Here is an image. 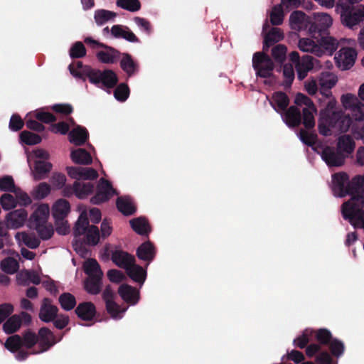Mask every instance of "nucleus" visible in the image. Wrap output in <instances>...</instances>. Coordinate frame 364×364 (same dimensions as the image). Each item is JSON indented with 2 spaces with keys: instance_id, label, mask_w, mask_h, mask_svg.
<instances>
[{
  "instance_id": "nucleus-55",
  "label": "nucleus",
  "mask_w": 364,
  "mask_h": 364,
  "mask_svg": "<svg viewBox=\"0 0 364 364\" xmlns=\"http://www.w3.org/2000/svg\"><path fill=\"white\" fill-rule=\"evenodd\" d=\"M284 21V12L282 5H276L270 13V21L273 25H280Z\"/></svg>"
},
{
  "instance_id": "nucleus-35",
  "label": "nucleus",
  "mask_w": 364,
  "mask_h": 364,
  "mask_svg": "<svg viewBox=\"0 0 364 364\" xmlns=\"http://www.w3.org/2000/svg\"><path fill=\"white\" fill-rule=\"evenodd\" d=\"M77 315L82 320H91L95 314V307L91 302H84L75 309Z\"/></svg>"
},
{
  "instance_id": "nucleus-18",
  "label": "nucleus",
  "mask_w": 364,
  "mask_h": 364,
  "mask_svg": "<svg viewBox=\"0 0 364 364\" xmlns=\"http://www.w3.org/2000/svg\"><path fill=\"white\" fill-rule=\"evenodd\" d=\"M318 82L321 93L328 96L327 92L336 85L338 77L332 72L323 71L318 76Z\"/></svg>"
},
{
  "instance_id": "nucleus-40",
  "label": "nucleus",
  "mask_w": 364,
  "mask_h": 364,
  "mask_svg": "<svg viewBox=\"0 0 364 364\" xmlns=\"http://www.w3.org/2000/svg\"><path fill=\"white\" fill-rule=\"evenodd\" d=\"M85 272L89 277L102 278L103 273L100 269V264L95 259H87L83 264Z\"/></svg>"
},
{
  "instance_id": "nucleus-64",
  "label": "nucleus",
  "mask_w": 364,
  "mask_h": 364,
  "mask_svg": "<svg viewBox=\"0 0 364 364\" xmlns=\"http://www.w3.org/2000/svg\"><path fill=\"white\" fill-rule=\"evenodd\" d=\"M352 114V117L356 121H363L364 120V104L359 102H357L355 106H353V108L350 110Z\"/></svg>"
},
{
  "instance_id": "nucleus-32",
  "label": "nucleus",
  "mask_w": 364,
  "mask_h": 364,
  "mask_svg": "<svg viewBox=\"0 0 364 364\" xmlns=\"http://www.w3.org/2000/svg\"><path fill=\"white\" fill-rule=\"evenodd\" d=\"M289 102L287 95L282 92H275L270 100V105L279 113H282L287 107Z\"/></svg>"
},
{
  "instance_id": "nucleus-15",
  "label": "nucleus",
  "mask_w": 364,
  "mask_h": 364,
  "mask_svg": "<svg viewBox=\"0 0 364 364\" xmlns=\"http://www.w3.org/2000/svg\"><path fill=\"white\" fill-rule=\"evenodd\" d=\"M28 218V212L20 208L10 211L5 217V225L9 229H18L23 227Z\"/></svg>"
},
{
  "instance_id": "nucleus-44",
  "label": "nucleus",
  "mask_w": 364,
  "mask_h": 364,
  "mask_svg": "<svg viewBox=\"0 0 364 364\" xmlns=\"http://www.w3.org/2000/svg\"><path fill=\"white\" fill-rule=\"evenodd\" d=\"M50 186L45 182L40 183L31 191L32 196L37 200H41L47 197L50 193Z\"/></svg>"
},
{
  "instance_id": "nucleus-34",
  "label": "nucleus",
  "mask_w": 364,
  "mask_h": 364,
  "mask_svg": "<svg viewBox=\"0 0 364 364\" xmlns=\"http://www.w3.org/2000/svg\"><path fill=\"white\" fill-rule=\"evenodd\" d=\"M128 276L134 282L142 284L146 277V272L141 267L134 264V262L126 269Z\"/></svg>"
},
{
  "instance_id": "nucleus-2",
  "label": "nucleus",
  "mask_w": 364,
  "mask_h": 364,
  "mask_svg": "<svg viewBox=\"0 0 364 364\" xmlns=\"http://www.w3.org/2000/svg\"><path fill=\"white\" fill-rule=\"evenodd\" d=\"M351 186L355 189L356 196H353L343 204L342 215L354 228L364 230V174L354 177L351 181Z\"/></svg>"
},
{
  "instance_id": "nucleus-43",
  "label": "nucleus",
  "mask_w": 364,
  "mask_h": 364,
  "mask_svg": "<svg viewBox=\"0 0 364 364\" xmlns=\"http://www.w3.org/2000/svg\"><path fill=\"white\" fill-rule=\"evenodd\" d=\"M154 249L150 242L143 243L137 249V256L141 259L151 261L154 259Z\"/></svg>"
},
{
  "instance_id": "nucleus-39",
  "label": "nucleus",
  "mask_w": 364,
  "mask_h": 364,
  "mask_svg": "<svg viewBox=\"0 0 364 364\" xmlns=\"http://www.w3.org/2000/svg\"><path fill=\"white\" fill-rule=\"evenodd\" d=\"M35 163L34 169L32 170V175L35 181L44 178L46 174L52 168L50 163L47 161H38Z\"/></svg>"
},
{
  "instance_id": "nucleus-29",
  "label": "nucleus",
  "mask_w": 364,
  "mask_h": 364,
  "mask_svg": "<svg viewBox=\"0 0 364 364\" xmlns=\"http://www.w3.org/2000/svg\"><path fill=\"white\" fill-rule=\"evenodd\" d=\"M88 137L87 129L79 125H74L69 133V141L70 143L80 146L85 143Z\"/></svg>"
},
{
  "instance_id": "nucleus-54",
  "label": "nucleus",
  "mask_w": 364,
  "mask_h": 364,
  "mask_svg": "<svg viewBox=\"0 0 364 364\" xmlns=\"http://www.w3.org/2000/svg\"><path fill=\"white\" fill-rule=\"evenodd\" d=\"M13 193H14L15 198L17 200V205L18 204L21 206H28L31 204V198L21 188L17 187Z\"/></svg>"
},
{
  "instance_id": "nucleus-41",
  "label": "nucleus",
  "mask_w": 364,
  "mask_h": 364,
  "mask_svg": "<svg viewBox=\"0 0 364 364\" xmlns=\"http://www.w3.org/2000/svg\"><path fill=\"white\" fill-rule=\"evenodd\" d=\"M132 229L139 235H148L151 232V228L145 218L139 217L129 221Z\"/></svg>"
},
{
  "instance_id": "nucleus-47",
  "label": "nucleus",
  "mask_w": 364,
  "mask_h": 364,
  "mask_svg": "<svg viewBox=\"0 0 364 364\" xmlns=\"http://www.w3.org/2000/svg\"><path fill=\"white\" fill-rule=\"evenodd\" d=\"M102 278L89 277L85 284L87 291L92 294H97L100 291Z\"/></svg>"
},
{
  "instance_id": "nucleus-3",
  "label": "nucleus",
  "mask_w": 364,
  "mask_h": 364,
  "mask_svg": "<svg viewBox=\"0 0 364 364\" xmlns=\"http://www.w3.org/2000/svg\"><path fill=\"white\" fill-rule=\"evenodd\" d=\"M77 68L80 70L75 72L74 65H70L69 69L70 73L73 75L79 77H81L82 73H83L87 76L91 83L99 87L111 88L115 86L118 82V77L116 73L112 70L101 71L89 67L82 68V64L80 62L77 63Z\"/></svg>"
},
{
  "instance_id": "nucleus-48",
  "label": "nucleus",
  "mask_w": 364,
  "mask_h": 364,
  "mask_svg": "<svg viewBox=\"0 0 364 364\" xmlns=\"http://www.w3.org/2000/svg\"><path fill=\"white\" fill-rule=\"evenodd\" d=\"M2 271L7 274H14L19 268L18 262L16 259L8 257L1 262Z\"/></svg>"
},
{
  "instance_id": "nucleus-26",
  "label": "nucleus",
  "mask_w": 364,
  "mask_h": 364,
  "mask_svg": "<svg viewBox=\"0 0 364 364\" xmlns=\"http://www.w3.org/2000/svg\"><path fill=\"white\" fill-rule=\"evenodd\" d=\"M70 211V203L65 199L57 200L52 206V214L55 220L65 219Z\"/></svg>"
},
{
  "instance_id": "nucleus-30",
  "label": "nucleus",
  "mask_w": 364,
  "mask_h": 364,
  "mask_svg": "<svg viewBox=\"0 0 364 364\" xmlns=\"http://www.w3.org/2000/svg\"><path fill=\"white\" fill-rule=\"evenodd\" d=\"M112 259L117 266L125 269L134 262V257L119 250L112 252Z\"/></svg>"
},
{
  "instance_id": "nucleus-60",
  "label": "nucleus",
  "mask_w": 364,
  "mask_h": 364,
  "mask_svg": "<svg viewBox=\"0 0 364 364\" xmlns=\"http://www.w3.org/2000/svg\"><path fill=\"white\" fill-rule=\"evenodd\" d=\"M48 158L49 154L47 151L42 149H37L28 155V161H33L36 162L38 161H47Z\"/></svg>"
},
{
  "instance_id": "nucleus-22",
  "label": "nucleus",
  "mask_w": 364,
  "mask_h": 364,
  "mask_svg": "<svg viewBox=\"0 0 364 364\" xmlns=\"http://www.w3.org/2000/svg\"><path fill=\"white\" fill-rule=\"evenodd\" d=\"M22 319L28 322L31 321V316L26 312H21L19 315L11 316L3 324L4 331L7 334L17 331L21 326Z\"/></svg>"
},
{
  "instance_id": "nucleus-27",
  "label": "nucleus",
  "mask_w": 364,
  "mask_h": 364,
  "mask_svg": "<svg viewBox=\"0 0 364 364\" xmlns=\"http://www.w3.org/2000/svg\"><path fill=\"white\" fill-rule=\"evenodd\" d=\"M280 114L283 121L288 127H296L301 123V112L294 106H291L285 113L282 112Z\"/></svg>"
},
{
  "instance_id": "nucleus-25",
  "label": "nucleus",
  "mask_w": 364,
  "mask_h": 364,
  "mask_svg": "<svg viewBox=\"0 0 364 364\" xmlns=\"http://www.w3.org/2000/svg\"><path fill=\"white\" fill-rule=\"evenodd\" d=\"M118 293L124 301L132 305L136 304L139 299V291L128 284H122Z\"/></svg>"
},
{
  "instance_id": "nucleus-17",
  "label": "nucleus",
  "mask_w": 364,
  "mask_h": 364,
  "mask_svg": "<svg viewBox=\"0 0 364 364\" xmlns=\"http://www.w3.org/2000/svg\"><path fill=\"white\" fill-rule=\"evenodd\" d=\"M67 172L68 176L76 181L95 180L98 177L97 171L90 167L70 166L67 168Z\"/></svg>"
},
{
  "instance_id": "nucleus-4",
  "label": "nucleus",
  "mask_w": 364,
  "mask_h": 364,
  "mask_svg": "<svg viewBox=\"0 0 364 364\" xmlns=\"http://www.w3.org/2000/svg\"><path fill=\"white\" fill-rule=\"evenodd\" d=\"M77 210L80 212V216L75 223L73 232L75 240H80V237L84 235L83 242L85 244L96 245L100 238L97 227L89 225L88 212L85 206L79 205Z\"/></svg>"
},
{
  "instance_id": "nucleus-50",
  "label": "nucleus",
  "mask_w": 364,
  "mask_h": 364,
  "mask_svg": "<svg viewBox=\"0 0 364 364\" xmlns=\"http://www.w3.org/2000/svg\"><path fill=\"white\" fill-rule=\"evenodd\" d=\"M116 4L117 6L130 12H136L141 9L139 0H117Z\"/></svg>"
},
{
  "instance_id": "nucleus-11",
  "label": "nucleus",
  "mask_w": 364,
  "mask_h": 364,
  "mask_svg": "<svg viewBox=\"0 0 364 364\" xmlns=\"http://www.w3.org/2000/svg\"><path fill=\"white\" fill-rule=\"evenodd\" d=\"M332 25L333 18L329 14L323 12L314 13L308 32L310 35H321L326 33Z\"/></svg>"
},
{
  "instance_id": "nucleus-10",
  "label": "nucleus",
  "mask_w": 364,
  "mask_h": 364,
  "mask_svg": "<svg viewBox=\"0 0 364 364\" xmlns=\"http://www.w3.org/2000/svg\"><path fill=\"white\" fill-rule=\"evenodd\" d=\"M332 190L337 197L346 195L356 196L355 189L352 188L348 176L344 172H339L332 176Z\"/></svg>"
},
{
  "instance_id": "nucleus-61",
  "label": "nucleus",
  "mask_w": 364,
  "mask_h": 364,
  "mask_svg": "<svg viewBox=\"0 0 364 364\" xmlns=\"http://www.w3.org/2000/svg\"><path fill=\"white\" fill-rule=\"evenodd\" d=\"M129 95V89L126 84L122 83L119 85L114 92V97L121 102L125 101Z\"/></svg>"
},
{
  "instance_id": "nucleus-49",
  "label": "nucleus",
  "mask_w": 364,
  "mask_h": 364,
  "mask_svg": "<svg viewBox=\"0 0 364 364\" xmlns=\"http://www.w3.org/2000/svg\"><path fill=\"white\" fill-rule=\"evenodd\" d=\"M33 228L42 240L50 239L54 233L53 225L48 223L40 224Z\"/></svg>"
},
{
  "instance_id": "nucleus-58",
  "label": "nucleus",
  "mask_w": 364,
  "mask_h": 364,
  "mask_svg": "<svg viewBox=\"0 0 364 364\" xmlns=\"http://www.w3.org/2000/svg\"><path fill=\"white\" fill-rule=\"evenodd\" d=\"M21 140L28 145L38 144L41 141V138L33 133L28 131H23L20 134Z\"/></svg>"
},
{
  "instance_id": "nucleus-6",
  "label": "nucleus",
  "mask_w": 364,
  "mask_h": 364,
  "mask_svg": "<svg viewBox=\"0 0 364 364\" xmlns=\"http://www.w3.org/2000/svg\"><path fill=\"white\" fill-rule=\"evenodd\" d=\"M336 10L341 16L342 23L350 28H353L364 20L363 5H348L347 0H339Z\"/></svg>"
},
{
  "instance_id": "nucleus-53",
  "label": "nucleus",
  "mask_w": 364,
  "mask_h": 364,
  "mask_svg": "<svg viewBox=\"0 0 364 364\" xmlns=\"http://www.w3.org/2000/svg\"><path fill=\"white\" fill-rule=\"evenodd\" d=\"M59 302L61 307L65 311L73 309L76 305V300L74 296L70 293H64L59 297Z\"/></svg>"
},
{
  "instance_id": "nucleus-31",
  "label": "nucleus",
  "mask_w": 364,
  "mask_h": 364,
  "mask_svg": "<svg viewBox=\"0 0 364 364\" xmlns=\"http://www.w3.org/2000/svg\"><path fill=\"white\" fill-rule=\"evenodd\" d=\"M94 184L91 182L75 181L73 183V191L79 199H85L94 191Z\"/></svg>"
},
{
  "instance_id": "nucleus-24",
  "label": "nucleus",
  "mask_w": 364,
  "mask_h": 364,
  "mask_svg": "<svg viewBox=\"0 0 364 364\" xmlns=\"http://www.w3.org/2000/svg\"><path fill=\"white\" fill-rule=\"evenodd\" d=\"M317 62L318 60L312 56L306 55L303 57L301 60L296 64V70L298 78L300 80L304 79L309 71L314 68V63Z\"/></svg>"
},
{
  "instance_id": "nucleus-59",
  "label": "nucleus",
  "mask_w": 364,
  "mask_h": 364,
  "mask_svg": "<svg viewBox=\"0 0 364 364\" xmlns=\"http://www.w3.org/2000/svg\"><path fill=\"white\" fill-rule=\"evenodd\" d=\"M74 125V121L72 119H69V123L62 122L53 124L51 126V131L56 134H65L68 133L70 127Z\"/></svg>"
},
{
  "instance_id": "nucleus-5",
  "label": "nucleus",
  "mask_w": 364,
  "mask_h": 364,
  "mask_svg": "<svg viewBox=\"0 0 364 364\" xmlns=\"http://www.w3.org/2000/svg\"><path fill=\"white\" fill-rule=\"evenodd\" d=\"M36 343H38L37 336L34 333L28 331L23 335L22 338L18 335H14L9 337L4 346L9 351L15 353V358L17 360L23 361L33 351L28 353L22 349V347L31 349Z\"/></svg>"
},
{
  "instance_id": "nucleus-21",
  "label": "nucleus",
  "mask_w": 364,
  "mask_h": 364,
  "mask_svg": "<svg viewBox=\"0 0 364 364\" xmlns=\"http://www.w3.org/2000/svg\"><path fill=\"white\" fill-rule=\"evenodd\" d=\"M336 148L346 159L354 152L355 141L350 134H342L336 139Z\"/></svg>"
},
{
  "instance_id": "nucleus-23",
  "label": "nucleus",
  "mask_w": 364,
  "mask_h": 364,
  "mask_svg": "<svg viewBox=\"0 0 364 364\" xmlns=\"http://www.w3.org/2000/svg\"><path fill=\"white\" fill-rule=\"evenodd\" d=\"M105 49L97 53L98 60L105 64H113L120 58V53L114 48L104 45Z\"/></svg>"
},
{
  "instance_id": "nucleus-56",
  "label": "nucleus",
  "mask_w": 364,
  "mask_h": 364,
  "mask_svg": "<svg viewBox=\"0 0 364 364\" xmlns=\"http://www.w3.org/2000/svg\"><path fill=\"white\" fill-rule=\"evenodd\" d=\"M313 335V331L309 328L305 329L302 334L294 340V346L304 348L306 345L311 341Z\"/></svg>"
},
{
  "instance_id": "nucleus-52",
  "label": "nucleus",
  "mask_w": 364,
  "mask_h": 364,
  "mask_svg": "<svg viewBox=\"0 0 364 364\" xmlns=\"http://www.w3.org/2000/svg\"><path fill=\"white\" fill-rule=\"evenodd\" d=\"M298 136L303 143L309 146H313L314 149L315 148V146L320 143L316 141L317 136L315 133L309 132L304 129H301L298 133Z\"/></svg>"
},
{
  "instance_id": "nucleus-46",
  "label": "nucleus",
  "mask_w": 364,
  "mask_h": 364,
  "mask_svg": "<svg viewBox=\"0 0 364 364\" xmlns=\"http://www.w3.org/2000/svg\"><path fill=\"white\" fill-rule=\"evenodd\" d=\"M284 38V33L279 28H272L264 37V44L267 47H269L272 44L279 42Z\"/></svg>"
},
{
  "instance_id": "nucleus-28",
  "label": "nucleus",
  "mask_w": 364,
  "mask_h": 364,
  "mask_svg": "<svg viewBox=\"0 0 364 364\" xmlns=\"http://www.w3.org/2000/svg\"><path fill=\"white\" fill-rule=\"evenodd\" d=\"M57 313L58 308L53 305L49 299H45L40 310V318L44 322H50L54 320Z\"/></svg>"
},
{
  "instance_id": "nucleus-63",
  "label": "nucleus",
  "mask_w": 364,
  "mask_h": 364,
  "mask_svg": "<svg viewBox=\"0 0 364 364\" xmlns=\"http://www.w3.org/2000/svg\"><path fill=\"white\" fill-rule=\"evenodd\" d=\"M112 304H113V305H111L112 306L110 308H109L108 306H106L108 313L110 314L112 318H113L114 319L122 318L123 316V314L127 311V308L120 307L114 301L112 302Z\"/></svg>"
},
{
  "instance_id": "nucleus-1",
  "label": "nucleus",
  "mask_w": 364,
  "mask_h": 364,
  "mask_svg": "<svg viewBox=\"0 0 364 364\" xmlns=\"http://www.w3.org/2000/svg\"><path fill=\"white\" fill-rule=\"evenodd\" d=\"M336 105V100L330 97L325 107L319 111L318 129L323 136H331L333 130L347 132L352 124L353 119L350 116L338 109Z\"/></svg>"
},
{
  "instance_id": "nucleus-7",
  "label": "nucleus",
  "mask_w": 364,
  "mask_h": 364,
  "mask_svg": "<svg viewBox=\"0 0 364 364\" xmlns=\"http://www.w3.org/2000/svg\"><path fill=\"white\" fill-rule=\"evenodd\" d=\"M314 151L321 156L328 167H340L345 163V156L337 149L326 144H316Z\"/></svg>"
},
{
  "instance_id": "nucleus-16",
  "label": "nucleus",
  "mask_w": 364,
  "mask_h": 364,
  "mask_svg": "<svg viewBox=\"0 0 364 364\" xmlns=\"http://www.w3.org/2000/svg\"><path fill=\"white\" fill-rule=\"evenodd\" d=\"M315 35H311L310 37H304L299 39L298 48L304 53H310L317 57L322 56L321 45L318 43V38L314 37Z\"/></svg>"
},
{
  "instance_id": "nucleus-36",
  "label": "nucleus",
  "mask_w": 364,
  "mask_h": 364,
  "mask_svg": "<svg viewBox=\"0 0 364 364\" xmlns=\"http://www.w3.org/2000/svg\"><path fill=\"white\" fill-rule=\"evenodd\" d=\"M121 68L129 77L134 75L138 70L137 63L132 58L128 53H123L120 60Z\"/></svg>"
},
{
  "instance_id": "nucleus-62",
  "label": "nucleus",
  "mask_w": 364,
  "mask_h": 364,
  "mask_svg": "<svg viewBox=\"0 0 364 364\" xmlns=\"http://www.w3.org/2000/svg\"><path fill=\"white\" fill-rule=\"evenodd\" d=\"M341 101L343 107L348 110H350L353 106L357 105V102H360L355 95L350 93L343 95L341 97Z\"/></svg>"
},
{
  "instance_id": "nucleus-33",
  "label": "nucleus",
  "mask_w": 364,
  "mask_h": 364,
  "mask_svg": "<svg viewBox=\"0 0 364 364\" xmlns=\"http://www.w3.org/2000/svg\"><path fill=\"white\" fill-rule=\"evenodd\" d=\"M15 239L19 245H24L32 249L38 247L40 244L39 240L35 235L26 232H17Z\"/></svg>"
},
{
  "instance_id": "nucleus-9",
  "label": "nucleus",
  "mask_w": 364,
  "mask_h": 364,
  "mask_svg": "<svg viewBox=\"0 0 364 364\" xmlns=\"http://www.w3.org/2000/svg\"><path fill=\"white\" fill-rule=\"evenodd\" d=\"M252 67L257 77L268 78L272 82L274 63L271 58L264 53H255L252 58Z\"/></svg>"
},
{
  "instance_id": "nucleus-20",
  "label": "nucleus",
  "mask_w": 364,
  "mask_h": 364,
  "mask_svg": "<svg viewBox=\"0 0 364 364\" xmlns=\"http://www.w3.org/2000/svg\"><path fill=\"white\" fill-rule=\"evenodd\" d=\"M50 207L48 204H39L29 218L31 226L34 227L40 224L48 223Z\"/></svg>"
},
{
  "instance_id": "nucleus-51",
  "label": "nucleus",
  "mask_w": 364,
  "mask_h": 364,
  "mask_svg": "<svg viewBox=\"0 0 364 364\" xmlns=\"http://www.w3.org/2000/svg\"><path fill=\"white\" fill-rule=\"evenodd\" d=\"M0 204L4 210H13L18 205L15 196L10 193H4L1 195Z\"/></svg>"
},
{
  "instance_id": "nucleus-37",
  "label": "nucleus",
  "mask_w": 364,
  "mask_h": 364,
  "mask_svg": "<svg viewBox=\"0 0 364 364\" xmlns=\"http://www.w3.org/2000/svg\"><path fill=\"white\" fill-rule=\"evenodd\" d=\"M72 161L77 164L89 165L92 163V159L90 154L84 149H74L70 153Z\"/></svg>"
},
{
  "instance_id": "nucleus-38",
  "label": "nucleus",
  "mask_w": 364,
  "mask_h": 364,
  "mask_svg": "<svg viewBox=\"0 0 364 364\" xmlns=\"http://www.w3.org/2000/svg\"><path fill=\"white\" fill-rule=\"evenodd\" d=\"M322 50V56L325 54L331 55L338 48V42L336 38L331 36H323L318 39Z\"/></svg>"
},
{
  "instance_id": "nucleus-45",
  "label": "nucleus",
  "mask_w": 364,
  "mask_h": 364,
  "mask_svg": "<svg viewBox=\"0 0 364 364\" xmlns=\"http://www.w3.org/2000/svg\"><path fill=\"white\" fill-rule=\"evenodd\" d=\"M116 17L114 12L107 10H97L95 12V20L97 25L102 26L110 21L114 20Z\"/></svg>"
},
{
  "instance_id": "nucleus-19",
  "label": "nucleus",
  "mask_w": 364,
  "mask_h": 364,
  "mask_svg": "<svg viewBox=\"0 0 364 364\" xmlns=\"http://www.w3.org/2000/svg\"><path fill=\"white\" fill-rule=\"evenodd\" d=\"M289 25L295 31L306 30L311 25V18L302 11H296L289 16Z\"/></svg>"
},
{
  "instance_id": "nucleus-13",
  "label": "nucleus",
  "mask_w": 364,
  "mask_h": 364,
  "mask_svg": "<svg viewBox=\"0 0 364 364\" xmlns=\"http://www.w3.org/2000/svg\"><path fill=\"white\" fill-rule=\"evenodd\" d=\"M37 337L38 346L40 350L33 352L32 354L41 353L48 350L62 338V337H60L58 339H56L52 331L47 328L39 329Z\"/></svg>"
},
{
  "instance_id": "nucleus-14",
  "label": "nucleus",
  "mask_w": 364,
  "mask_h": 364,
  "mask_svg": "<svg viewBox=\"0 0 364 364\" xmlns=\"http://www.w3.org/2000/svg\"><path fill=\"white\" fill-rule=\"evenodd\" d=\"M115 193L109 181L101 178L99 181L96 194L91 198L90 201L93 204H100L109 200Z\"/></svg>"
},
{
  "instance_id": "nucleus-57",
  "label": "nucleus",
  "mask_w": 364,
  "mask_h": 364,
  "mask_svg": "<svg viewBox=\"0 0 364 364\" xmlns=\"http://www.w3.org/2000/svg\"><path fill=\"white\" fill-rule=\"evenodd\" d=\"M17 187L11 176L0 177V191L13 193Z\"/></svg>"
},
{
  "instance_id": "nucleus-12",
  "label": "nucleus",
  "mask_w": 364,
  "mask_h": 364,
  "mask_svg": "<svg viewBox=\"0 0 364 364\" xmlns=\"http://www.w3.org/2000/svg\"><path fill=\"white\" fill-rule=\"evenodd\" d=\"M357 53L353 48H343L336 55L335 60L337 66L345 70L353 65Z\"/></svg>"
},
{
  "instance_id": "nucleus-42",
  "label": "nucleus",
  "mask_w": 364,
  "mask_h": 364,
  "mask_svg": "<svg viewBox=\"0 0 364 364\" xmlns=\"http://www.w3.org/2000/svg\"><path fill=\"white\" fill-rule=\"evenodd\" d=\"M117 206L118 210L124 215H132L135 210L136 208L129 197H121L117 200Z\"/></svg>"
},
{
  "instance_id": "nucleus-8",
  "label": "nucleus",
  "mask_w": 364,
  "mask_h": 364,
  "mask_svg": "<svg viewBox=\"0 0 364 364\" xmlns=\"http://www.w3.org/2000/svg\"><path fill=\"white\" fill-rule=\"evenodd\" d=\"M294 103L299 107H303V124L307 129L313 128L315 125L314 115L317 109L312 100L306 95L298 93L294 99Z\"/></svg>"
}]
</instances>
